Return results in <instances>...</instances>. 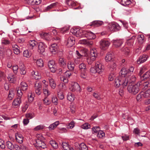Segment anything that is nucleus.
<instances>
[{
	"label": "nucleus",
	"mask_w": 150,
	"mask_h": 150,
	"mask_svg": "<svg viewBox=\"0 0 150 150\" xmlns=\"http://www.w3.org/2000/svg\"><path fill=\"white\" fill-rule=\"evenodd\" d=\"M128 71L125 68H122L120 72V75L115 80V85L117 87H119L122 85L124 88L127 85L128 83V78L126 76H129Z\"/></svg>",
	"instance_id": "1"
},
{
	"label": "nucleus",
	"mask_w": 150,
	"mask_h": 150,
	"mask_svg": "<svg viewBox=\"0 0 150 150\" xmlns=\"http://www.w3.org/2000/svg\"><path fill=\"white\" fill-rule=\"evenodd\" d=\"M140 83L139 82L135 85H129L127 87L128 91L134 95L137 94L140 90H141L140 86Z\"/></svg>",
	"instance_id": "2"
},
{
	"label": "nucleus",
	"mask_w": 150,
	"mask_h": 150,
	"mask_svg": "<svg viewBox=\"0 0 150 150\" xmlns=\"http://www.w3.org/2000/svg\"><path fill=\"white\" fill-rule=\"evenodd\" d=\"M107 28L110 31L116 32L119 31L120 29L119 25L116 23H111L107 26Z\"/></svg>",
	"instance_id": "3"
},
{
	"label": "nucleus",
	"mask_w": 150,
	"mask_h": 150,
	"mask_svg": "<svg viewBox=\"0 0 150 150\" xmlns=\"http://www.w3.org/2000/svg\"><path fill=\"white\" fill-rule=\"evenodd\" d=\"M98 56V52L97 50L95 49H92L90 51V61H88V64H91L93 61H95Z\"/></svg>",
	"instance_id": "4"
},
{
	"label": "nucleus",
	"mask_w": 150,
	"mask_h": 150,
	"mask_svg": "<svg viewBox=\"0 0 150 150\" xmlns=\"http://www.w3.org/2000/svg\"><path fill=\"white\" fill-rule=\"evenodd\" d=\"M23 95V93L21 90L17 91V96L18 97L15 99L13 101L12 104L14 106H18L21 103V99Z\"/></svg>",
	"instance_id": "5"
},
{
	"label": "nucleus",
	"mask_w": 150,
	"mask_h": 150,
	"mask_svg": "<svg viewBox=\"0 0 150 150\" xmlns=\"http://www.w3.org/2000/svg\"><path fill=\"white\" fill-rule=\"evenodd\" d=\"M99 43L100 48L103 50L107 49L110 44V42L106 39L101 40Z\"/></svg>",
	"instance_id": "6"
},
{
	"label": "nucleus",
	"mask_w": 150,
	"mask_h": 150,
	"mask_svg": "<svg viewBox=\"0 0 150 150\" xmlns=\"http://www.w3.org/2000/svg\"><path fill=\"white\" fill-rule=\"evenodd\" d=\"M36 143L35 144V146L36 148L41 147L43 149L47 147V145L41 139H39L37 137V139L36 140Z\"/></svg>",
	"instance_id": "7"
},
{
	"label": "nucleus",
	"mask_w": 150,
	"mask_h": 150,
	"mask_svg": "<svg viewBox=\"0 0 150 150\" xmlns=\"http://www.w3.org/2000/svg\"><path fill=\"white\" fill-rule=\"evenodd\" d=\"M95 67L97 71V73L101 74L103 72L104 66L100 62H97L96 63Z\"/></svg>",
	"instance_id": "8"
},
{
	"label": "nucleus",
	"mask_w": 150,
	"mask_h": 150,
	"mask_svg": "<svg viewBox=\"0 0 150 150\" xmlns=\"http://www.w3.org/2000/svg\"><path fill=\"white\" fill-rule=\"evenodd\" d=\"M38 52L40 54L44 55L45 54V48L46 46L44 43L39 42L38 43Z\"/></svg>",
	"instance_id": "9"
},
{
	"label": "nucleus",
	"mask_w": 150,
	"mask_h": 150,
	"mask_svg": "<svg viewBox=\"0 0 150 150\" xmlns=\"http://www.w3.org/2000/svg\"><path fill=\"white\" fill-rule=\"evenodd\" d=\"M84 37H86L88 40H90L95 38L96 36L91 31H85L83 33Z\"/></svg>",
	"instance_id": "10"
},
{
	"label": "nucleus",
	"mask_w": 150,
	"mask_h": 150,
	"mask_svg": "<svg viewBox=\"0 0 150 150\" xmlns=\"http://www.w3.org/2000/svg\"><path fill=\"white\" fill-rule=\"evenodd\" d=\"M149 81L148 80V81L144 82L143 81H142L139 82L140 83V86L141 87V90H146L148 87H150V83Z\"/></svg>",
	"instance_id": "11"
},
{
	"label": "nucleus",
	"mask_w": 150,
	"mask_h": 150,
	"mask_svg": "<svg viewBox=\"0 0 150 150\" xmlns=\"http://www.w3.org/2000/svg\"><path fill=\"white\" fill-rule=\"evenodd\" d=\"M148 57V56L146 54L141 55L137 61V64H140L145 62L147 60Z\"/></svg>",
	"instance_id": "12"
},
{
	"label": "nucleus",
	"mask_w": 150,
	"mask_h": 150,
	"mask_svg": "<svg viewBox=\"0 0 150 150\" xmlns=\"http://www.w3.org/2000/svg\"><path fill=\"white\" fill-rule=\"evenodd\" d=\"M48 66L51 72L54 73L56 70V66L55 65V62L53 60H51L48 62Z\"/></svg>",
	"instance_id": "13"
},
{
	"label": "nucleus",
	"mask_w": 150,
	"mask_h": 150,
	"mask_svg": "<svg viewBox=\"0 0 150 150\" xmlns=\"http://www.w3.org/2000/svg\"><path fill=\"white\" fill-rule=\"evenodd\" d=\"M75 39L72 36H70L68 38L67 45L68 47H72L75 43Z\"/></svg>",
	"instance_id": "14"
},
{
	"label": "nucleus",
	"mask_w": 150,
	"mask_h": 150,
	"mask_svg": "<svg viewBox=\"0 0 150 150\" xmlns=\"http://www.w3.org/2000/svg\"><path fill=\"white\" fill-rule=\"evenodd\" d=\"M76 54L78 58H81L83 56L86 57L87 55V51L86 50L84 49L81 51V53H80L78 51L76 50Z\"/></svg>",
	"instance_id": "15"
},
{
	"label": "nucleus",
	"mask_w": 150,
	"mask_h": 150,
	"mask_svg": "<svg viewBox=\"0 0 150 150\" xmlns=\"http://www.w3.org/2000/svg\"><path fill=\"white\" fill-rule=\"evenodd\" d=\"M103 22L100 21H95L90 23L89 25V26L93 27H98L103 25Z\"/></svg>",
	"instance_id": "16"
},
{
	"label": "nucleus",
	"mask_w": 150,
	"mask_h": 150,
	"mask_svg": "<svg viewBox=\"0 0 150 150\" xmlns=\"http://www.w3.org/2000/svg\"><path fill=\"white\" fill-rule=\"evenodd\" d=\"M112 41L113 46L116 47H120L123 43V41L121 39L113 40Z\"/></svg>",
	"instance_id": "17"
},
{
	"label": "nucleus",
	"mask_w": 150,
	"mask_h": 150,
	"mask_svg": "<svg viewBox=\"0 0 150 150\" xmlns=\"http://www.w3.org/2000/svg\"><path fill=\"white\" fill-rule=\"evenodd\" d=\"M15 136L17 142L20 144L22 143L23 139L22 135L20 133H17L15 134Z\"/></svg>",
	"instance_id": "18"
},
{
	"label": "nucleus",
	"mask_w": 150,
	"mask_h": 150,
	"mask_svg": "<svg viewBox=\"0 0 150 150\" xmlns=\"http://www.w3.org/2000/svg\"><path fill=\"white\" fill-rule=\"evenodd\" d=\"M109 69L111 71H113L115 70L117 67L116 61L113 60L110 62L109 64Z\"/></svg>",
	"instance_id": "19"
},
{
	"label": "nucleus",
	"mask_w": 150,
	"mask_h": 150,
	"mask_svg": "<svg viewBox=\"0 0 150 150\" xmlns=\"http://www.w3.org/2000/svg\"><path fill=\"white\" fill-rule=\"evenodd\" d=\"M140 78L142 81L145 80L147 79H150V70L144 73Z\"/></svg>",
	"instance_id": "20"
},
{
	"label": "nucleus",
	"mask_w": 150,
	"mask_h": 150,
	"mask_svg": "<svg viewBox=\"0 0 150 150\" xmlns=\"http://www.w3.org/2000/svg\"><path fill=\"white\" fill-rule=\"evenodd\" d=\"M20 85V87L18 88V89H17V91L21 90L22 92V91H25L28 89V84L25 82H21Z\"/></svg>",
	"instance_id": "21"
},
{
	"label": "nucleus",
	"mask_w": 150,
	"mask_h": 150,
	"mask_svg": "<svg viewBox=\"0 0 150 150\" xmlns=\"http://www.w3.org/2000/svg\"><path fill=\"white\" fill-rule=\"evenodd\" d=\"M15 92V90L13 88H11L9 90V94L7 98V100H11L14 98Z\"/></svg>",
	"instance_id": "22"
},
{
	"label": "nucleus",
	"mask_w": 150,
	"mask_h": 150,
	"mask_svg": "<svg viewBox=\"0 0 150 150\" xmlns=\"http://www.w3.org/2000/svg\"><path fill=\"white\" fill-rule=\"evenodd\" d=\"M59 64L61 67L64 68L67 66L66 59L63 58H60L59 60Z\"/></svg>",
	"instance_id": "23"
},
{
	"label": "nucleus",
	"mask_w": 150,
	"mask_h": 150,
	"mask_svg": "<svg viewBox=\"0 0 150 150\" xmlns=\"http://www.w3.org/2000/svg\"><path fill=\"white\" fill-rule=\"evenodd\" d=\"M57 44L53 43L50 47V51L52 53L55 54V52L57 50Z\"/></svg>",
	"instance_id": "24"
},
{
	"label": "nucleus",
	"mask_w": 150,
	"mask_h": 150,
	"mask_svg": "<svg viewBox=\"0 0 150 150\" xmlns=\"http://www.w3.org/2000/svg\"><path fill=\"white\" fill-rule=\"evenodd\" d=\"M80 86L77 83H74L71 87V90L73 92L78 91L80 89Z\"/></svg>",
	"instance_id": "25"
},
{
	"label": "nucleus",
	"mask_w": 150,
	"mask_h": 150,
	"mask_svg": "<svg viewBox=\"0 0 150 150\" xmlns=\"http://www.w3.org/2000/svg\"><path fill=\"white\" fill-rule=\"evenodd\" d=\"M59 6V4L58 2H55L51 4L50 5L47 6L45 10L46 11H49L52 8L56 7Z\"/></svg>",
	"instance_id": "26"
},
{
	"label": "nucleus",
	"mask_w": 150,
	"mask_h": 150,
	"mask_svg": "<svg viewBox=\"0 0 150 150\" xmlns=\"http://www.w3.org/2000/svg\"><path fill=\"white\" fill-rule=\"evenodd\" d=\"M19 69L21 71L20 74L22 75H25L26 71L25 70V67L24 65L22 63L20 64L19 66Z\"/></svg>",
	"instance_id": "27"
},
{
	"label": "nucleus",
	"mask_w": 150,
	"mask_h": 150,
	"mask_svg": "<svg viewBox=\"0 0 150 150\" xmlns=\"http://www.w3.org/2000/svg\"><path fill=\"white\" fill-rule=\"evenodd\" d=\"M81 43L82 44L87 45L88 46H90L93 44V42L91 40L83 39L81 41Z\"/></svg>",
	"instance_id": "28"
},
{
	"label": "nucleus",
	"mask_w": 150,
	"mask_h": 150,
	"mask_svg": "<svg viewBox=\"0 0 150 150\" xmlns=\"http://www.w3.org/2000/svg\"><path fill=\"white\" fill-rule=\"evenodd\" d=\"M38 43V42L34 40H30L29 42V47L30 49H32Z\"/></svg>",
	"instance_id": "29"
},
{
	"label": "nucleus",
	"mask_w": 150,
	"mask_h": 150,
	"mask_svg": "<svg viewBox=\"0 0 150 150\" xmlns=\"http://www.w3.org/2000/svg\"><path fill=\"white\" fill-rule=\"evenodd\" d=\"M7 79L11 83H14L16 81V79L14 75L12 74H8Z\"/></svg>",
	"instance_id": "30"
},
{
	"label": "nucleus",
	"mask_w": 150,
	"mask_h": 150,
	"mask_svg": "<svg viewBox=\"0 0 150 150\" xmlns=\"http://www.w3.org/2000/svg\"><path fill=\"white\" fill-rule=\"evenodd\" d=\"M105 59L106 62H110L114 60L112 56V54L111 53H108L107 54L105 57Z\"/></svg>",
	"instance_id": "31"
},
{
	"label": "nucleus",
	"mask_w": 150,
	"mask_h": 150,
	"mask_svg": "<svg viewBox=\"0 0 150 150\" xmlns=\"http://www.w3.org/2000/svg\"><path fill=\"white\" fill-rule=\"evenodd\" d=\"M131 2L130 0H121L120 4L123 6H126L131 4Z\"/></svg>",
	"instance_id": "32"
},
{
	"label": "nucleus",
	"mask_w": 150,
	"mask_h": 150,
	"mask_svg": "<svg viewBox=\"0 0 150 150\" xmlns=\"http://www.w3.org/2000/svg\"><path fill=\"white\" fill-rule=\"evenodd\" d=\"M59 124V121H56L51 124L48 128L50 130H52L54 129Z\"/></svg>",
	"instance_id": "33"
},
{
	"label": "nucleus",
	"mask_w": 150,
	"mask_h": 150,
	"mask_svg": "<svg viewBox=\"0 0 150 150\" xmlns=\"http://www.w3.org/2000/svg\"><path fill=\"white\" fill-rule=\"evenodd\" d=\"M147 70V68L145 67H142L140 68L139 74V76H140V77H141V76H142V75H143L144 73H145V72Z\"/></svg>",
	"instance_id": "34"
},
{
	"label": "nucleus",
	"mask_w": 150,
	"mask_h": 150,
	"mask_svg": "<svg viewBox=\"0 0 150 150\" xmlns=\"http://www.w3.org/2000/svg\"><path fill=\"white\" fill-rule=\"evenodd\" d=\"M85 31V30L79 29V30H78L77 32L76 36L77 37L80 38L84 37V34H83V33Z\"/></svg>",
	"instance_id": "35"
},
{
	"label": "nucleus",
	"mask_w": 150,
	"mask_h": 150,
	"mask_svg": "<svg viewBox=\"0 0 150 150\" xmlns=\"http://www.w3.org/2000/svg\"><path fill=\"white\" fill-rule=\"evenodd\" d=\"M50 85L52 88L54 89L56 87V84L54 80L51 79L49 80Z\"/></svg>",
	"instance_id": "36"
},
{
	"label": "nucleus",
	"mask_w": 150,
	"mask_h": 150,
	"mask_svg": "<svg viewBox=\"0 0 150 150\" xmlns=\"http://www.w3.org/2000/svg\"><path fill=\"white\" fill-rule=\"evenodd\" d=\"M135 39V37L134 36L132 37L131 38L127 40V44L129 46L132 45L133 44L134 40Z\"/></svg>",
	"instance_id": "37"
},
{
	"label": "nucleus",
	"mask_w": 150,
	"mask_h": 150,
	"mask_svg": "<svg viewBox=\"0 0 150 150\" xmlns=\"http://www.w3.org/2000/svg\"><path fill=\"white\" fill-rule=\"evenodd\" d=\"M75 67V64L72 62H69L68 63L67 67L68 69L71 71L74 69Z\"/></svg>",
	"instance_id": "38"
},
{
	"label": "nucleus",
	"mask_w": 150,
	"mask_h": 150,
	"mask_svg": "<svg viewBox=\"0 0 150 150\" xmlns=\"http://www.w3.org/2000/svg\"><path fill=\"white\" fill-rule=\"evenodd\" d=\"M137 38L138 41L140 44H142L144 42V36L143 35H138Z\"/></svg>",
	"instance_id": "39"
},
{
	"label": "nucleus",
	"mask_w": 150,
	"mask_h": 150,
	"mask_svg": "<svg viewBox=\"0 0 150 150\" xmlns=\"http://www.w3.org/2000/svg\"><path fill=\"white\" fill-rule=\"evenodd\" d=\"M144 98H148L150 97V89H148L144 92H142Z\"/></svg>",
	"instance_id": "40"
},
{
	"label": "nucleus",
	"mask_w": 150,
	"mask_h": 150,
	"mask_svg": "<svg viewBox=\"0 0 150 150\" xmlns=\"http://www.w3.org/2000/svg\"><path fill=\"white\" fill-rule=\"evenodd\" d=\"M50 144L54 149H57L58 147L57 143L53 140H51L50 142Z\"/></svg>",
	"instance_id": "41"
},
{
	"label": "nucleus",
	"mask_w": 150,
	"mask_h": 150,
	"mask_svg": "<svg viewBox=\"0 0 150 150\" xmlns=\"http://www.w3.org/2000/svg\"><path fill=\"white\" fill-rule=\"evenodd\" d=\"M40 35L41 37L46 40H48L49 35L48 33L42 32L40 34Z\"/></svg>",
	"instance_id": "42"
},
{
	"label": "nucleus",
	"mask_w": 150,
	"mask_h": 150,
	"mask_svg": "<svg viewBox=\"0 0 150 150\" xmlns=\"http://www.w3.org/2000/svg\"><path fill=\"white\" fill-rule=\"evenodd\" d=\"M79 70L81 71H86V65L83 63H81L79 65Z\"/></svg>",
	"instance_id": "43"
},
{
	"label": "nucleus",
	"mask_w": 150,
	"mask_h": 150,
	"mask_svg": "<svg viewBox=\"0 0 150 150\" xmlns=\"http://www.w3.org/2000/svg\"><path fill=\"white\" fill-rule=\"evenodd\" d=\"M36 63L37 66L40 67H43L44 66L43 62L42 59H38Z\"/></svg>",
	"instance_id": "44"
},
{
	"label": "nucleus",
	"mask_w": 150,
	"mask_h": 150,
	"mask_svg": "<svg viewBox=\"0 0 150 150\" xmlns=\"http://www.w3.org/2000/svg\"><path fill=\"white\" fill-rule=\"evenodd\" d=\"M62 146L64 150H69L70 146L66 142H63L62 143Z\"/></svg>",
	"instance_id": "45"
},
{
	"label": "nucleus",
	"mask_w": 150,
	"mask_h": 150,
	"mask_svg": "<svg viewBox=\"0 0 150 150\" xmlns=\"http://www.w3.org/2000/svg\"><path fill=\"white\" fill-rule=\"evenodd\" d=\"M6 146L8 149L11 150L14 149L13 145L10 141H7L6 142Z\"/></svg>",
	"instance_id": "46"
},
{
	"label": "nucleus",
	"mask_w": 150,
	"mask_h": 150,
	"mask_svg": "<svg viewBox=\"0 0 150 150\" xmlns=\"http://www.w3.org/2000/svg\"><path fill=\"white\" fill-rule=\"evenodd\" d=\"M92 130L93 134L97 133L100 131V128L98 126L94 127L92 128Z\"/></svg>",
	"instance_id": "47"
},
{
	"label": "nucleus",
	"mask_w": 150,
	"mask_h": 150,
	"mask_svg": "<svg viewBox=\"0 0 150 150\" xmlns=\"http://www.w3.org/2000/svg\"><path fill=\"white\" fill-rule=\"evenodd\" d=\"M80 148L81 150H88V148L86 145L83 143H82L79 145Z\"/></svg>",
	"instance_id": "48"
},
{
	"label": "nucleus",
	"mask_w": 150,
	"mask_h": 150,
	"mask_svg": "<svg viewBox=\"0 0 150 150\" xmlns=\"http://www.w3.org/2000/svg\"><path fill=\"white\" fill-rule=\"evenodd\" d=\"M128 78V83L127 85H128V83H132V82H134L136 79V78L134 76H132L130 77H129Z\"/></svg>",
	"instance_id": "49"
},
{
	"label": "nucleus",
	"mask_w": 150,
	"mask_h": 150,
	"mask_svg": "<svg viewBox=\"0 0 150 150\" xmlns=\"http://www.w3.org/2000/svg\"><path fill=\"white\" fill-rule=\"evenodd\" d=\"M105 136V133L103 131L100 130L98 133L97 137L98 138H102Z\"/></svg>",
	"instance_id": "50"
},
{
	"label": "nucleus",
	"mask_w": 150,
	"mask_h": 150,
	"mask_svg": "<svg viewBox=\"0 0 150 150\" xmlns=\"http://www.w3.org/2000/svg\"><path fill=\"white\" fill-rule=\"evenodd\" d=\"M66 3L69 6H73L75 5V3L72 0H66Z\"/></svg>",
	"instance_id": "51"
},
{
	"label": "nucleus",
	"mask_w": 150,
	"mask_h": 150,
	"mask_svg": "<svg viewBox=\"0 0 150 150\" xmlns=\"http://www.w3.org/2000/svg\"><path fill=\"white\" fill-rule=\"evenodd\" d=\"M71 75V72L69 71H67L64 72L63 76L69 78Z\"/></svg>",
	"instance_id": "52"
},
{
	"label": "nucleus",
	"mask_w": 150,
	"mask_h": 150,
	"mask_svg": "<svg viewBox=\"0 0 150 150\" xmlns=\"http://www.w3.org/2000/svg\"><path fill=\"white\" fill-rule=\"evenodd\" d=\"M67 99L70 102H72L74 100L73 95L71 93L67 95Z\"/></svg>",
	"instance_id": "53"
},
{
	"label": "nucleus",
	"mask_w": 150,
	"mask_h": 150,
	"mask_svg": "<svg viewBox=\"0 0 150 150\" xmlns=\"http://www.w3.org/2000/svg\"><path fill=\"white\" fill-rule=\"evenodd\" d=\"M23 55L24 57L27 58H29L31 55V54L29 53L28 50L24 51L23 53Z\"/></svg>",
	"instance_id": "54"
},
{
	"label": "nucleus",
	"mask_w": 150,
	"mask_h": 150,
	"mask_svg": "<svg viewBox=\"0 0 150 150\" xmlns=\"http://www.w3.org/2000/svg\"><path fill=\"white\" fill-rule=\"evenodd\" d=\"M25 117L28 119H32L35 117L34 114L33 112L28 113L25 114Z\"/></svg>",
	"instance_id": "55"
},
{
	"label": "nucleus",
	"mask_w": 150,
	"mask_h": 150,
	"mask_svg": "<svg viewBox=\"0 0 150 150\" xmlns=\"http://www.w3.org/2000/svg\"><path fill=\"white\" fill-rule=\"evenodd\" d=\"M14 73L15 74H16L18 72V67L17 65L13 66L12 67V68Z\"/></svg>",
	"instance_id": "56"
},
{
	"label": "nucleus",
	"mask_w": 150,
	"mask_h": 150,
	"mask_svg": "<svg viewBox=\"0 0 150 150\" xmlns=\"http://www.w3.org/2000/svg\"><path fill=\"white\" fill-rule=\"evenodd\" d=\"M44 104L46 105H49L51 103V101L47 98V97L43 99Z\"/></svg>",
	"instance_id": "57"
},
{
	"label": "nucleus",
	"mask_w": 150,
	"mask_h": 150,
	"mask_svg": "<svg viewBox=\"0 0 150 150\" xmlns=\"http://www.w3.org/2000/svg\"><path fill=\"white\" fill-rule=\"evenodd\" d=\"M4 52V47L3 45H0V55L2 56Z\"/></svg>",
	"instance_id": "58"
},
{
	"label": "nucleus",
	"mask_w": 150,
	"mask_h": 150,
	"mask_svg": "<svg viewBox=\"0 0 150 150\" xmlns=\"http://www.w3.org/2000/svg\"><path fill=\"white\" fill-rule=\"evenodd\" d=\"M35 89H42V84L41 83H36L35 84Z\"/></svg>",
	"instance_id": "59"
},
{
	"label": "nucleus",
	"mask_w": 150,
	"mask_h": 150,
	"mask_svg": "<svg viewBox=\"0 0 150 150\" xmlns=\"http://www.w3.org/2000/svg\"><path fill=\"white\" fill-rule=\"evenodd\" d=\"M58 99L56 97L53 96L52 97V102L55 105H57L58 104Z\"/></svg>",
	"instance_id": "60"
},
{
	"label": "nucleus",
	"mask_w": 150,
	"mask_h": 150,
	"mask_svg": "<svg viewBox=\"0 0 150 150\" xmlns=\"http://www.w3.org/2000/svg\"><path fill=\"white\" fill-rule=\"evenodd\" d=\"M71 111L72 113L74 114L76 111V106L74 104H72L70 107Z\"/></svg>",
	"instance_id": "61"
},
{
	"label": "nucleus",
	"mask_w": 150,
	"mask_h": 150,
	"mask_svg": "<svg viewBox=\"0 0 150 150\" xmlns=\"http://www.w3.org/2000/svg\"><path fill=\"white\" fill-rule=\"evenodd\" d=\"M86 71H81V78L83 79H85L86 77L87 74L86 73Z\"/></svg>",
	"instance_id": "62"
},
{
	"label": "nucleus",
	"mask_w": 150,
	"mask_h": 150,
	"mask_svg": "<svg viewBox=\"0 0 150 150\" xmlns=\"http://www.w3.org/2000/svg\"><path fill=\"white\" fill-rule=\"evenodd\" d=\"M10 41L9 40L6 39H2L1 40V44L7 45L9 44Z\"/></svg>",
	"instance_id": "63"
},
{
	"label": "nucleus",
	"mask_w": 150,
	"mask_h": 150,
	"mask_svg": "<svg viewBox=\"0 0 150 150\" xmlns=\"http://www.w3.org/2000/svg\"><path fill=\"white\" fill-rule=\"evenodd\" d=\"M142 93V92H141L139 93V94L137 95V100L138 101L139 100H140L141 99L144 98L143 93Z\"/></svg>",
	"instance_id": "64"
}]
</instances>
